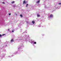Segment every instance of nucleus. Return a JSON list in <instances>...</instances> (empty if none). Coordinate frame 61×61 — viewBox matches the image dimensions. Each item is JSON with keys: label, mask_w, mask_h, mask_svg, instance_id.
<instances>
[{"label": "nucleus", "mask_w": 61, "mask_h": 61, "mask_svg": "<svg viewBox=\"0 0 61 61\" xmlns=\"http://www.w3.org/2000/svg\"><path fill=\"white\" fill-rule=\"evenodd\" d=\"M27 3L26 1H25V0H24L23 2V4H26Z\"/></svg>", "instance_id": "obj_1"}, {"label": "nucleus", "mask_w": 61, "mask_h": 61, "mask_svg": "<svg viewBox=\"0 0 61 61\" xmlns=\"http://www.w3.org/2000/svg\"><path fill=\"white\" fill-rule=\"evenodd\" d=\"M14 42V39H11L10 41V42L11 43H12V42Z\"/></svg>", "instance_id": "obj_2"}, {"label": "nucleus", "mask_w": 61, "mask_h": 61, "mask_svg": "<svg viewBox=\"0 0 61 61\" xmlns=\"http://www.w3.org/2000/svg\"><path fill=\"white\" fill-rule=\"evenodd\" d=\"M40 0L38 1L37 2H36V3H39L40 2Z\"/></svg>", "instance_id": "obj_3"}, {"label": "nucleus", "mask_w": 61, "mask_h": 61, "mask_svg": "<svg viewBox=\"0 0 61 61\" xmlns=\"http://www.w3.org/2000/svg\"><path fill=\"white\" fill-rule=\"evenodd\" d=\"M53 17V16L52 14H51L50 15V17Z\"/></svg>", "instance_id": "obj_4"}, {"label": "nucleus", "mask_w": 61, "mask_h": 61, "mask_svg": "<svg viewBox=\"0 0 61 61\" xmlns=\"http://www.w3.org/2000/svg\"><path fill=\"white\" fill-rule=\"evenodd\" d=\"M32 23L33 24H35V21H33L32 22Z\"/></svg>", "instance_id": "obj_5"}, {"label": "nucleus", "mask_w": 61, "mask_h": 61, "mask_svg": "<svg viewBox=\"0 0 61 61\" xmlns=\"http://www.w3.org/2000/svg\"><path fill=\"white\" fill-rule=\"evenodd\" d=\"M14 3H15V1H12V2H11V3L12 4H14Z\"/></svg>", "instance_id": "obj_6"}, {"label": "nucleus", "mask_w": 61, "mask_h": 61, "mask_svg": "<svg viewBox=\"0 0 61 61\" xmlns=\"http://www.w3.org/2000/svg\"><path fill=\"white\" fill-rule=\"evenodd\" d=\"M36 42H34V44H36Z\"/></svg>", "instance_id": "obj_7"}, {"label": "nucleus", "mask_w": 61, "mask_h": 61, "mask_svg": "<svg viewBox=\"0 0 61 61\" xmlns=\"http://www.w3.org/2000/svg\"><path fill=\"white\" fill-rule=\"evenodd\" d=\"M20 16L21 17H23V15H20Z\"/></svg>", "instance_id": "obj_8"}, {"label": "nucleus", "mask_w": 61, "mask_h": 61, "mask_svg": "<svg viewBox=\"0 0 61 61\" xmlns=\"http://www.w3.org/2000/svg\"><path fill=\"white\" fill-rule=\"evenodd\" d=\"M28 4H27L26 5V7H27V6H28Z\"/></svg>", "instance_id": "obj_9"}, {"label": "nucleus", "mask_w": 61, "mask_h": 61, "mask_svg": "<svg viewBox=\"0 0 61 61\" xmlns=\"http://www.w3.org/2000/svg\"><path fill=\"white\" fill-rule=\"evenodd\" d=\"M37 16H40V15H39L38 14L37 15Z\"/></svg>", "instance_id": "obj_10"}, {"label": "nucleus", "mask_w": 61, "mask_h": 61, "mask_svg": "<svg viewBox=\"0 0 61 61\" xmlns=\"http://www.w3.org/2000/svg\"><path fill=\"white\" fill-rule=\"evenodd\" d=\"M58 4L59 5H61V3H59Z\"/></svg>", "instance_id": "obj_11"}, {"label": "nucleus", "mask_w": 61, "mask_h": 61, "mask_svg": "<svg viewBox=\"0 0 61 61\" xmlns=\"http://www.w3.org/2000/svg\"><path fill=\"white\" fill-rule=\"evenodd\" d=\"M5 34H4L2 35V36H5Z\"/></svg>", "instance_id": "obj_12"}, {"label": "nucleus", "mask_w": 61, "mask_h": 61, "mask_svg": "<svg viewBox=\"0 0 61 61\" xmlns=\"http://www.w3.org/2000/svg\"><path fill=\"white\" fill-rule=\"evenodd\" d=\"M2 36V35H1L0 34V37Z\"/></svg>", "instance_id": "obj_13"}, {"label": "nucleus", "mask_w": 61, "mask_h": 61, "mask_svg": "<svg viewBox=\"0 0 61 61\" xmlns=\"http://www.w3.org/2000/svg\"><path fill=\"white\" fill-rule=\"evenodd\" d=\"M11 15V13H10L9 14V15Z\"/></svg>", "instance_id": "obj_14"}, {"label": "nucleus", "mask_w": 61, "mask_h": 61, "mask_svg": "<svg viewBox=\"0 0 61 61\" xmlns=\"http://www.w3.org/2000/svg\"><path fill=\"white\" fill-rule=\"evenodd\" d=\"M8 30L9 31H10V29H8Z\"/></svg>", "instance_id": "obj_15"}, {"label": "nucleus", "mask_w": 61, "mask_h": 61, "mask_svg": "<svg viewBox=\"0 0 61 61\" xmlns=\"http://www.w3.org/2000/svg\"><path fill=\"white\" fill-rule=\"evenodd\" d=\"M14 30H12V32H14Z\"/></svg>", "instance_id": "obj_16"}, {"label": "nucleus", "mask_w": 61, "mask_h": 61, "mask_svg": "<svg viewBox=\"0 0 61 61\" xmlns=\"http://www.w3.org/2000/svg\"><path fill=\"white\" fill-rule=\"evenodd\" d=\"M3 4H5V2H3Z\"/></svg>", "instance_id": "obj_17"}, {"label": "nucleus", "mask_w": 61, "mask_h": 61, "mask_svg": "<svg viewBox=\"0 0 61 61\" xmlns=\"http://www.w3.org/2000/svg\"><path fill=\"white\" fill-rule=\"evenodd\" d=\"M13 7H15V6H13Z\"/></svg>", "instance_id": "obj_18"}]
</instances>
